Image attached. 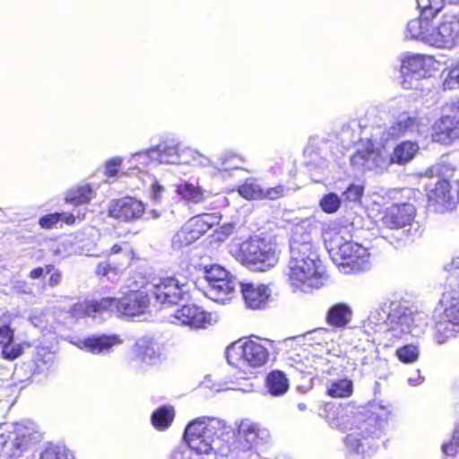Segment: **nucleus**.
Segmentation results:
<instances>
[{
  "mask_svg": "<svg viewBox=\"0 0 459 459\" xmlns=\"http://www.w3.org/2000/svg\"><path fill=\"white\" fill-rule=\"evenodd\" d=\"M61 220H64L65 221L66 223H74V221H75V218L74 215L72 214H69V215H66V214H64V213H61Z\"/></svg>",
  "mask_w": 459,
  "mask_h": 459,
  "instance_id": "nucleus-56",
  "label": "nucleus"
},
{
  "mask_svg": "<svg viewBox=\"0 0 459 459\" xmlns=\"http://www.w3.org/2000/svg\"><path fill=\"white\" fill-rule=\"evenodd\" d=\"M434 141L448 144L459 138V115L444 116L434 126Z\"/></svg>",
  "mask_w": 459,
  "mask_h": 459,
  "instance_id": "nucleus-22",
  "label": "nucleus"
},
{
  "mask_svg": "<svg viewBox=\"0 0 459 459\" xmlns=\"http://www.w3.org/2000/svg\"><path fill=\"white\" fill-rule=\"evenodd\" d=\"M384 311L387 310L384 307H381V311L377 310L375 313H372L371 317L376 319L377 322H384L385 324H386V325H388L389 321L386 318L382 319V316L385 315Z\"/></svg>",
  "mask_w": 459,
  "mask_h": 459,
  "instance_id": "nucleus-52",
  "label": "nucleus"
},
{
  "mask_svg": "<svg viewBox=\"0 0 459 459\" xmlns=\"http://www.w3.org/2000/svg\"><path fill=\"white\" fill-rule=\"evenodd\" d=\"M418 150L419 146L416 143L403 142L389 155L384 150L376 148L374 143L368 139L362 142V148H359L351 157V162L354 167L363 170H385L393 163L400 165L407 163Z\"/></svg>",
  "mask_w": 459,
  "mask_h": 459,
  "instance_id": "nucleus-2",
  "label": "nucleus"
},
{
  "mask_svg": "<svg viewBox=\"0 0 459 459\" xmlns=\"http://www.w3.org/2000/svg\"><path fill=\"white\" fill-rule=\"evenodd\" d=\"M396 354L401 361L410 363L418 359L419 350L414 345H405L398 349Z\"/></svg>",
  "mask_w": 459,
  "mask_h": 459,
  "instance_id": "nucleus-40",
  "label": "nucleus"
},
{
  "mask_svg": "<svg viewBox=\"0 0 459 459\" xmlns=\"http://www.w3.org/2000/svg\"><path fill=\"white\" fill-rule=\"evenodd\" d=\"M150 218L156 220L160 217V212L157 210H152L148 212Z\"/></svg>",
  "mask_w": 459,
  "mask_h": 459,
  "instance_id": "nucleus-57",
  "label": "nucleus"
},
{
  "mask_svg": "<svg viewBox=\"0 0 459 459\" xmlns=\"http://www.w3.org/2000/svg\"><path fill=\"white\" fill-rule=\"evenodd\" d=\"M237 286H240V282L233 275H229L216 282L208 284L207 295L217 302L224 303L230 299L236 291Z\"/></svg>",
  "mask_w": 459,
  "mask_h": 459,
  "instance_id": "nucleus-24",
  "label": "nucleus"
},
{
  "mask_svg": "<svg viewBox=\"0 0 459 459\" xmlns=\"http://www.w3.org/2000/svg\"><path fill=\"white\" fill-rule=\"evenodd\" d=\"M62 274L59 271H55L50 274L48 284L51 287H56L61 282Z\"/></svg>",
  "mask_w": 459,
  "mask_h": 459,
  "instance_id": "nucleus-51",
  "label": "nucleus"
},
{
  "mask_svg": "<svg viewBox=\"0 0 459 459\" xmlns=\"http://www.w3.org/2000/svg\"><path fill=\"white\" fill-rule=\"evenodd\" d=\"M455 108H456L457 113L459 114V101L455 104Z\"/></svg>",
  "mask_w": 459,
  "mask_h": 459,
  "instance_id": "nucleus-64",
  "label": "nucleus"
},
{
  "mask_svg": "<svg viewBox=\"0 0 459 459\" xmlns=\"http://www.w3.org/2000/svg\"><path fill=\"white\" fill-rule=\"evenodd\" d=\"M174 419V410L172 407L162 406L156 410L152 415V425L159 429H167Z\"/></svg>",
  "mask_w": 459,
  "mask_h": 459,
  "instance_id": "nucleus-33",
  "label": "nucleus"
},
{
  "mask_svg": "<svg viewBox=\"0 0 459 459\" xmlns=\"http://www.w3.org/2000/svg\"><path fill=\"white\" fill-rule=\"evenodd\" d=\"M40 459H69V457L65 447L51 446L43 451Z\"/></svg>",
  "mask_w": 459,
  "mask_h": 459,
  "instance_id": "nucleus-43",
  "label": "nucleus"
},
{
  "mask_svg": "<svg viewBox=\"0 0 459 459\" xmlns=\"http://www.w3.org/2000/svg\"><path fill=\"white\" fill-rule=\"evenodd\" d=\"M229 275L230 273L220 265H212L210 268L205 267L204 270V279L208 284L229 277Z\"/></svg>",
  "mask_w": 459,
  "mask_h": 459,
  "instance_id": "nucleus-39",
  "label": "nucleus"
},
{
  "mask_svg": "<svg viewBox=\"0 0 459 459\" xmlns=\"http://www.w3.org/2000/svg\"><path fill=\"white\" fill-rule=\"evenodd\" d=\"M135 352L139 359L145 363H152L157 358L155 344L151 340H139L135 345Z\"/></svg>",
  "mask_w": 459,
  "mask_h": 459,
  "instance_id": "nucleus-32",
  "label": "nucleus"
},
{
  "mask_svg": "<svg viewBox=\"0 0 459 459\" xmlns=\"http://www.w3.org/2000/svg\"><path fill=\"white\" fill-rule=\"evenodd\" d=\"M459 446V437L454 434L451 441L447 444H444L442 446L443 452L447 455H454Z\"/></svg>",
  "mask_w": 459,
  "mask_h": 459,
  "instance_id": "nucleus-47",
  "label": "nucleus"
},
{
  "mask_svg": "<svg viewBox=\"0 0 459 459\" xmlns=\"http://www.w3.org/2000/svg\"><path fill=\"white\" fill-rule=\"evenodd\" d=\"M390 411L377 403L358 411L352 417L350 433L345 438L347 447L362 458L377 449L378 439L386 423Z\"/></svg>",
  "mask_w": 459,
  "mask_h": 459,
  "instance_id": "nucleus-1",
  "label": "nucleus"
},
{
  "mask_svg": "<svg viewBox=\"0 0 459 459\" xmlns=\"http://www.w3.org/2000/svg\"><path fill=\"white\" fill-rule=\"evenodd\" d=\"M418 8L425 16L436 17L443 9L444 0H417Z\"/></svg>",
  "mask_w": 459,
  "mask_h": 459,
  "instance_id": "nucleus-35",
  "label": "nucleus"
},
{
  "mask_svg": "<svg viewBox=\"0 0 459 459\" xmlns=\"http://www.w3.org/2000/svg\"><path fill=\"white\" fill-rule=\"evenodd\" d=\"M238 193L246 199H263L264 189L255 182H247L238 188Z\"/></svg>",
  "mask_w": 459,
  "mask_h": 459,
  "instance_id": "nucleus-37",
  "label": "nucleus"
},
{
  "mask_svg": "<svg viewBox=\"0 0 459 459\" xmlns=\"http://www.w3.org/2000/svg\"><path fill=\"white\" fill-rule=\"evenodd\" d=\"M222 167H223V169L228 170V169H234V168L237 169L238 166V165H232L230 167H228V166H226L225 162L223 161L222 162Z\"/></svg>",
  "mask_w": 459,
  "mask_h": 459,
  "instance_id": "nucleus-61",
  "label": "nucleus"
},
{
  "mask_svg": "<svg viewBox=\"0 0 459 459\" xmlns=\"http://www.w3.org/2000/svg\"><path fill=\"white\" fill-rule=\"evenodd\" d=\"M415 209L411 204L393 205L381 218V224L387 229H400L410 225L413 221Z\"/></svg>",
  "mask_w": 459,
  "mask_h": 459,
  "instance_id": "nucleus-18",
  "label": "nucleus"
},
{
  "mask_svg": "<svg viewBox=\"0 0 459 459\" xmlns=\"http://www.w3.org/2000/svg\"><path fill=\"white\" fill-rule=\"evenodd\" d=\"M341 205V199L336 194L325 195L320 201V207L327 213L335 212Z\"/></svg>",
  "mask_w": 459,
  "mask_h": 459,
  "instance_id": "nucleus-38",
  "label": "nucleus"
},
{
  "mask_svg": "<svg viewBox=\"0 0 459 459\" xmlns=\"http://www.w3.org/2000/svg\"><path fill=\"white\" fill-rule=\"evenodd\" d=\"M298 408L299 411H303L307 409V405L305 403H300L298 404Z\"/></svg>",
  "mask_w": 459,
  "mask_h": 459,
  "instance_id": "nucleus-62",
  "label": "nucleus"
},
{
  "mask_svg": "<svg viewBox=\"0 0 459 459\" xmlns=\"http://www.w3.org/2000/svg\"><path fill=\"white\" fill-rule=\"evenodd\" d=\"M39 435L23 424L0 426V446L10 456H19L29 446L38 442Z\"/></svg>",
  "mask_w": 459,
  "mask_h": 459,
  "instance_id": "nucleus-8",
  "label": "nucleus"
},
{
  "mask_svg": "<svg viewBox=\"0 0 459 459\" xmlns=\"http://www.w3.org/2000/svg\"><path fill=\"white\" fill-rule=\"evenodd\" d=\"M177 191L185 200L193 204L202 203L206 198L205 191L193 184L185 183L179 185Z\"/></svg>",
  "mask_w": 459,
  "mask_h": 459,
  "instance_id": "nucleus-31",
  "label": "nucleus"
},
{
  "mask_svg": "<svg viewBox=\"0 0 459 459\" xmlns=\"http://www.w3.org/2000/svg\"><path fill=\"white\" fill-rule=\"evenodd\" d=\"M445 269L450 273L447 278L449 286H456L459 288V256L453 258L451 263L446 265Z\"/></svg>",
  "mask_w": 459,
  "mask_h": 459,
  "instance_id": "nucleus-42",
  "label": "nucleus"
},
{
  "mask_svg": "<svg viewBox=\"0 0 459 459\" xmlns=\"http://www.w3.org/2000/svg\"><path fill=\"white\" fill-rule=\"evenodd\" d=\"M364 188L360 185L351 184L350 186L343 192V195L346 200L351 202L359 201L363 195Z\"/></svg>",
  "mask_w": 459,
  "mask_h": 459,
  "instance_id": "nucleus-44",
  "label": "nucleus"
},
{
  "mask_svg": "<svg viewBox=\"0 0 459 459\" xmlns=\"http://www.w3.org/2000/svg\"><path fill=\"white\" fill-rule=\"evenodd\" d=\"M232 228H233V227H232V225H230V224H227V225H223V226L221 227V230H223V232H224L225 234H227V235H228V234H230V233H231V231H232Z\"/></svg>",
  "mask_w": 459,
  "mask_h": 459,
  "instance_id": "nucleus-58",
  "label": "nucleus"
},
{
  "mask_svg": "<svg viewBox=\"0 0 459 459\" xmlns=\"http://www.w3.org/2000/svg\"><path fill=\"white\" fill-rule=\"evenodd\" d=\"M443 86H459V60L444 71Z\"/></svg>",
  "mask_w": 459,
  "mask_h": 459,
  "instance_id": "nucleus-41",
  "label": "nucleus"
},
{
  "mask_svg": "<svg viewBox=\"0 0 459 459\" xmlns=\"http://www.w3.org/2000/svg\"><path fill=\"white\" fill-rule=\"evenodd\" d=\"M459 39V17L445 13L441 22L434 27L432 44L438 48H451Z\"/></svg>",
  "mask_w": 459,
  "mask_h": 459,
  "instance_id": "nucleus-14",
  "label": "nucleus"
},
{
  "mask_svg": "<svg viewBox=\"0 0 459 459\" xmlns=\"http://www.w3.org/2000/svg\"><path fill=\"white\" fill-rule=\"evenodd\" d=\"M219 422L213 419L198 418L191 421L186 428L184 438L189 449L199 455L213 452L222 457L230 451L228 441L217 432Z\"/></svg>",
  "mask_w": 459,
  "mask_h": 459,
  "instance_id": "nucleus-3",
  "label": "nucleus"
},
{
  "mask_svg": "<svg viewBox=\"0 0 459 459\" xmlns=\"http://www.w3.org/2000/svg\"><path fill=\"white\" fill-rule=\"evenodd\" d=\"M61 213H54L42 217L39 224L43 228H51L61 220Z\"/></svg>",
  "mask_w": 459,
  "mask_h": 459,
  "instance_id": "nucleus-48",
  "label": "nucleus"
},
{
  "mask_svg": "<svg viewBox=\"0 0 459 459\" xmlns=\"http://www.w3.org/2000/svg\"><path fill=\"white\" fill-rule=\"evenodd\" d=\"M122 341L117 335H92L84 339H78L74 342L79 349L92 354H104L113 346L118 345Z\"/></svg>",
  "mask_w": 459,
  "mask_h": 459,
  "instance_id": "nucleus-20",
  "label": "nucleus"
},
{
  "mask_svg": "<svg viewBox=\"0 0 459 459\" xmlns=\"http://www.w3.org/2000/svg\"><path fill=\"white\" fill-rule=\"evenodd\" d=\"M120 251H121V247H120V246H118V245H117V244H116V245H114V246L111 247V253H112V254H117V253H119Z\"/></svg>",
  "mask_w": 459,
  "mask_h": 459,
  "instance_id": "nucleus-60",
  "label": "nucleus"
},
{
  "mask_svg": "<svg viewBox=\"0 0 459 459\" xmlns=\"http://www.w3.org/2000/svg\"><path fill=\"white\" fill-rule=\"evenodd\" d=\"M158 154L157 159L164 163H176L178 162L177 150L175 147H167L159 145L156 149L150 151V156L154 158V154Z\"/></svg>",
  "mask_w": 459,
  "mask_h": 459,
  "instance_id": "nucleus-36",
  "label": "nucleus"
},
{
  "mask_svg": "<svg viewBox=\"0 0 459 459\" xmlns=\"http://www.w3.org/2000/svg\"><path fill=\"white\" fill-rule=\"evenodd\" d=\"M13 338V330L6 325H0V346L4 358L9 359H16L22 352L20 346H14L12 342Z\"/></svg>",
  "mask_w": 459,
  "mask_h": 459,
  "instance_id": "nucleus-27",
  "label": "nucleus"
},
{
  "mask_svg": "<svg viewBox=\"0 0 459 459\" xmlns=\"http://www.w3.org/2000/svg\"><path fill=\"white\" fill-rule=\"evenodd\" d=\"M266 383L270 394L274 396L285 394L289 388V381L280 370L271 372L267 376Z\"/></svg>",
  "mask_w": 459,
  "mask_h": 459,
  "instance_id": "nucleus-28",
  "label": "nucleus"
},
{
  "mask_svg": "<svg viewBox=\"0 0 459 459\" xmlns=\"http://www.w3.org/2000/svg\"><path fill=\"white\" fill-rule=\"evenodd\" d=\"M162 190H163V187L161 186L155 184L153 186V193H152L153 198L159 199Z\"/></svg>",
  "mask_w": 459,
  "mask_h": 459,
  "instance_id": "nucleus-54",
  "label": "nucleus"
},
{
  "mask_svg": "<svg viewBox=\"0 0 459 459\" xmlns=\"http://www.w3.org/2000/svg\"><path fill=\"white\" fill-rule=\"evenodd\" d=\"M353 312L351 307L345 303H337L329 307L326 316V323L335 328H344L351 321Z\"/></svg>",
  "mask_w": 459,
  "mask_h": 459,
  "instance_id": "nucleus-26",
  "label": "nucleus"
},
{
  "mask_svg": "<svg viewBox=\"0 0 459 459\" xmlns=\"http://www.w3.org/2000/svg\"><path fill=\"white\" fill-rule=\"evenodd\" d=\"M270 438L267 429L261 428L256 423L242 420L238 429V439L244 451L252 449L258 441L266 442Z\"/></svg>",
  "mask_w": 459,
  "mask_h": 459,
  "instance_id": "nucleus-17",
  "label": "nucleus"
},
{
  "mask_svg": "<svg viewBox=\"0 0 459 459\" xmlns=\"http://www.w3.org/2000/svg\"><path fill=\"white\" fill-rule=\"evenodd\" d=\"M438 61L433 56L405 53L401 57L400 72L403 83L431 78L437 71Z\"/></svg>",
  "mask_w": 459,
  "mask_h": 459,
  "instance_id": "nucleus-9",
  "label": "nucleus"
},
{
  "mask_svg": "<svg viewBox=\"0 0 459 459\" xmlns=\"http://www.w3.org/2000/svg\"><path fill=\"white\" fill-rule=\"evenodd\" d=\"M316 228V221L313 218H306L296 223L291 230L289 264L304 267L307 269V274L319 272L318 256L314 251L312 244V231Z\"/></svg>",
  "mask_w": 459,
  "mask_h": 459,
  "instance_id": "nucleus-5",
  "label": "nucleus"
},
{
  "mask_svg": "<svg viewBox=\"0 0 459 459\" xmlns=\"http://www.w3.org/2000/svg\"><path fill=\"white\" fill-rule=\"evenodd\" d=\"M428 208L437 213H444L453 209L450 186L446 180H439L428 189Z\"/></svg>",
  "mask_w": 459,
  "mask_h": 459,
  "instance_id": "nucleus-15",
  "label": "nucleus"
},
{
  "mask_svg": "<svg viewBox=\"0 0 459 459\" xmlns=\"http://www.w3.org/2000/svg\"><path fill=\"white\" fill-rule=\"evenodd\" d=\"M45 275V269L43 267H38L30 271V279H39Z\"/></svg>",
  "mask_w": 459,
  "mask_h": 459,
  "instance_id": "nucleus-53",
  "label": "nucleus"
},
{
  "mask_svg": "<svg viewBox=\"0 0 459 459\" xmlns=\"http://www.w3.org/2000/svg\"><path fill=\"white\" fill-rule=\"evenodd\" d=\"M434 17L425 16L420 12L418 18L411 20L407 24V31L411 39H420L432 43L434 27L431 24Z\"/></svg>",
  "mask_w": 459,
  "mask_h": 459,
  "instance_id": "nucleus-25",
  "label": "nucleus"
},
{
  "mask_svg": "<svg viewBox=\"0 0 459 459\" xmlns=\"http://www.w3.org/2000/svg\"><path fill=\"white\" fill-rule=\"evenodd\" d=\"M268 357L266 348L255 341H247L244 343L234 342L226 349L228 362L237 368L261 367L265 364Z\"/></svg>",
  "mask_w": 459,
  "mask_h": 459,
  "instance_id": "nucleus-7",
  "label": "nucleus"
},
{
  "mask_svg": "<svg viewBox=\"0 0 459 459\" xmlns=\"http://www.w3.org/2000/svg\"><path fill=\"white\" fill-rule=\"evenodd\" d=\"M149 304L148 295L144 291L131 290L119 299L103 298L100 301L75 304L73 311L74 316H91L96 312L111 310L127 316H134L144 314Z\"/></svg>",
  "mask_w": 459,
  "mask_h": 459,
  "instance_id": "nucleus-4",
  "label": "nucleus"
},
{
  "mask_svg": "<svg viewBox=\"0 0 459 459\" xmlns=\"http://www.w3.org/2000/svg\"><path fill=\"white\" fill-rule=\"evenodd\" d=\"M122 162V159L120 158H114L112 160H109L106 163V173L107 175L113 177L117 173V168L120 166Z\"/></svg>",
  "mask_w": 459,
  "mask_h": 459,
  "instance_id": "nucleus-49",
  "label": "nucleus"
},
{
  "mask_svg": "<svg viewBox=\"0 0 459 459\" xmlns=\"http://www.w3.org/2000/svg\"><path fill=\"white\" fill-rule=\"evenodd\" d=\"M240 290L246 306L251 309H261L266 305L271 295L269 289L264 285L252 283H240Z\"/></svg>",
  "mask_w": 459,
  "mask_h": 459,
  "instance_id": "nucleus-23",
  "label": "nucleus"
},
{
  "mask_svg": "<svg viewBox=\"0 0 459 459\" xmlns=\"http://www.w3.org/2000/svg\"><path fill=\"white\" fill-rule=\"evenodd\" d=\"M244 263L255 266V270L265 271L273 267L278 261L277 247L270 240L251 238L239 247Z\"/></svg>",
  "mask_w": 459,
  "mask_h": 459,
  "instance_id": "nucleus-6",
  "label": "nucleus"
},
{
  "mask_svg": "<svg viewBox=\"0 0 459 459\" xmlns=\"http://www.w3.org/2000/svg\"><path fill=\"white\" fill-rule=\"evenodd\" d=\"M387 134V137L385 138V140H388L389 138H394V137H399L401 135H403V133H402V129L401 127H399L397 126V121L394 122L387 130L386 132Z\"/></svg>",
  "mask_w": 459,
  "mask_h": 459,
  "instance_id": "nucleus-50",
  "label": "nucleus"
},
{
  "mask_svg": "<svg viewBox=\"0 0 459 459\" xmlns=\"http://www.w3.org/2000/svg\"><path fill=\"white\" fill-rule=\"evenodd\" d=\"M44 269H45V274L46 273H48V274L50 273L51 274L53 272L56 271L53 264H48Z\"/></svg>",
  "mask_w": 459,
  "mask_h": 459,
  "instance_id": "nucleus-59",
  "label": "nucleus"
},
{
  "mask_svg": "<svg viewBox=\"0 0 459 459\" xmlns=\"http://www.w3.org/2000/svg\"><path fill=\"white\" fill-rule=\"evenodd\" d=\"M173 324L179 325H188L192 328L204 327L208 315L199 307L191 304L184 305L173 315Z\"/></svg>",
  "mask_w": 459,
  "mask_h": 459,
  "instance_id": "nucleus-21",
  "label": "nucleus"
},
{
  "mask_svg": "<svg viewBox=\"0 0 459 459\" xmlns=\"http://www.w3.org/2000/svg\"><path fill=\"white\" fill-rule=\"evenodd\" d=\"M2 262H3V259H2V256L0 255V272L4 269V265L2 264Z\"/></svg>",
  "mask_w": 459,
  "mask_h": 459,
  "instance_id": "nucleus-63",
  "label": "nucleus"
},
{
  "mask_svg": "<svg viewBox=\"0 0 459 459\" xmlns=\"http://www.w3.org/2000/svg\"><path fill=\"white\" fill-rule=\"evenodd\" d=\"M352 382L349 379H339L332 381L327 387V393L334 398H346L352 394Z\"/></svg>",
  "mask_w": 459,
  "mask_h": 459,
  "instance_id": "nucleus-30",
  "label": "nucleus"
},
{
  "mask_svg": "<svg viewBox=\"0 0 459 459\" xmlns=\"http://www.w3.org/2000/svg\"><path fill=\"white\" fill-rule=\"evenodd\" d=\"M287 191V187L283 185H278L274 187L264 189L263 199L277 200L282 197Z\"/></svg>",
  "mask_w": 459,
  "mask_h": 459,
  "instance_id": "nucleus-45",
  "label": "nucleus"
},
{
  "mask_svg": "<svg viewBox=\"0 0 459 459\" xmlns=\"http://www.w3.org/2000/svg\"><path fill=\"white\" fill-rule=\"evenodd\" d=\"M423 380L424 378L422 377L418 376L416 378L410 377L408 381L411 385L417 386L420 385L423 382Z\"/></svg>",
  "mask_w": 459,
  "mask_h": 459,
  "instance_id": "nucleus-55",
  "label": "nucleus"
},
{
  "mask_svg": "<svg viewBox=\"0 0 459 459\" xmlns=\"http://www.w3.org/2000/svg\"><path fill=\"white\" fill-rule=\"evenodd\" d=\"M457 333H459V325L453 324L444 316L442 319L436 324V340L439 344L455 336Z\"/></svg>",
  "mask_w": 459,
  "mask_h": 459,
  "instance_id": "nucleus-29",
  "label": "nucleus"
},
{
  "mask_svg": "<svg viewBox=\"0 0 459 459\" xmlns=\"http://www.w3.org/2000/svg\"><path fill=\"white\" fill-rule=\"evenodd\" d=\"M220 217L215 213H204L192 217L175 235L174 242L188 246L199 239L213 226L219 224Z\"/></svg>",
  "mask_w": 459,
  "mask_h": 459,
  "instance_id": "nucleus-11",
  "label": "nucleus"
},
{
  "mask_svg": "<svg viewBox=\"0 0 459 459\" xmlns=\"http://www.w3.org/2000/svg\"><path fill=\"white\" fill-rule=\"evenodd\" d=\"M153 294L161 304L174 305L184 300L187 295V281L177 276L163 277L153 283Z\"/></svg>",
  "mask_w": 459,
  "mask_h": 459,
  "instance_id": "nucleus-12",
  "label": "nucleus"
},
{
  "mask_svg": "<svg viewBox=\"0 0 459 459\" xmlns=\"http://www.w3.org/2000/svg\"><path fill=\"white\" fill-rule=\"evenodd\" d=\"M328 235H325V240L329 250L346 261L347 265L359 269L368 262V253L367 248L352 241L342 242V237L338 233H334L327 238Z\"/></svg>",
  "mask_w": 459,
  "mask_h": 459,
  "instance_id": "nucleus-10",
  "label": "nucleus"
},
{
  "mask_svg": "<svg viewBox=\"0 0 459 459\" xmlns=\"http://www.w3.org/2000/svg\"><path fill=\"white\" fill-rule=\"evenodd\" d=\"M397 126L401 127L403 134L405 132L413 131L417 127V121L411 117H403L397 120Z\"/></svg>",
  "mask_w": 459,
  "mask_h": 459,
  "instance_id": "nucleus-46",
  "label": "nucleus"
},
{
  "mask_svg": "<svg viewBox=\"0 0 459 459\" xmlns=\"http://www.w3.org/2000/svg\"><path fill=\"white\" fill-rule=\"evenodd\" d=\"M287 275L290 285L304 292L323 285V275L320 272L307 274V269L296 264H288Z\"/></svg>",
  "mask_w": 459,
  "mask_h": 459,
  "instance_id": "nucleus-16",
  "label": "nucleus"
},
{
  "mask_svg": "<svg viewBox=\"0 0 459 459\" xmlns=\"http://www.w3.org/2000/svg\"><path fill=\"white\" fill-rule=\"evenodd\" d=\"M389 308V311H384L382 319L389 321V330L394 332V335L399 337L402 333H412L415 323L412 311L396 302H392Z\"/></svg>",
  "mask_w": 459,
  "mask_h": 459,
  "instance_id": "nucleus-13",
  "label": "nucleus"
},
{
  "mask_svg": "<svg viewBox=\"0 0 459 459\" xmlns=\"http://www.w3.org/2000/svg\"><path fill=\"white\" fill-rule=\"evenodd\" d=\"M144 212L142 202L133 198L125 197L114 201L109 207V215L121 221L139 219Z\"/></svg>",
  "mask_w": 459,
  "mask_h": 459,
  "instance_id": "nucleus-19",
  "label": "nucleus"
},
{
  "mask_svg": "<svg viewBox=\"0 0 459 459\" xmlns=\"http://www.w3.org/2000/svg\"><path fill=\"white\" fill-rule=\"evenodd\" d=\"M92 197V190L89 186L72 188L66 195V201L74 204L88 203Z\"/></svg>",
  "mask_w": 459,
  "mask_h": 459,
  "instance_id": "nucleus-34",
  "label": "nucleus"
}]
</instances>
